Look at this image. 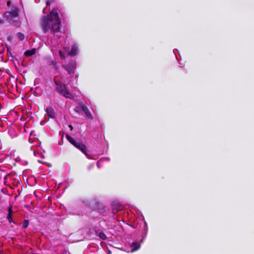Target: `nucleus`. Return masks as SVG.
Instances as JSON below:
<instances>
[{
    "instance_id": "f257e3e1",
    "label": "nucleus",
    "mask_w": 254,
    "mask_h": 254,
    "mask_svg": "<svg viewBox=\"0 0 254 254\" xmlns=\"http://www.w3.org/2000/svg\"><path fill=\"white\" fill-rule=\"evenodd\" d=\"M61 21L59 17H42L41 26L45 33L51 30L54 33L59 32L60 30Z\"/></svg>"
},
{
    "instance_id": "f03ea898",
    "label": "nucleus",
    "mask_w": 254,
    "mask_h": 254,
    "mask_svg": "<svg viewBox=\"0 0 254 254\" xmlns=\"http://www.w3.org/2000/svg\"><path fill=\"white\" fill-rule=\"evenodd\" d=\"M6 6L7 11L5 13L4 16H19L24 13L22 7H19L10 0L7 1Z\"/></svg>"
},
{
    "instance_id": "7ed1b4c3",
    "label": "nucleus",
    "mask_w": 254,
    "mask_h": 254,
    "mask_svg": "<svg viewBox=\"0 0 254 254\" xmlns=\"http://www.w3.org/2000/svg\"><path fill=\"white\" fill-rule=\"evenodd\" d=\"M66 139L76 148L79 150L83 154L88 157H89L90 154L88 151L87 148L85 144L79 141L74 139L69 134H66L65 135Z\"/></svg>"
},
{
    "instance_id": "20e7f679",
    "label": "nucleus",
    "mask_w": 254,
    "mask_h": 254,
    "mask_svg": "<svg viewBox=\"0 0 254 254\" xmlns=\"http://www.w3.org/2000/svg\"><path fill=\"white\" fill-rule=\"evenodd\" d=\"M54 82L56 85V91L61 95L65 98L70 99L72 97L71 94L66 89V86L64 84L59 82L54 79Z\"/></svg>"
},
{
    "instance_id": "39448f33",
    "label": "nucleus",
    "mask_w": 254,
    "mask_h": 254,
    "mask_svg": "<svg viewBox=\"0 0 254 254\" xmlns=\"http://www.w3.org/2000/svg\"><path fill=\"white\" fill-rule=\"evenodd\" d=\"M6 21L16 27H19L21 23L19 17H6Z\"/></svg>"
},
{
    "instance_id": "423d86ee",
    "label": "nucleus",
    "mask_w": 254,
    "mask_h": 254,
    "mask_svg": "<svg viewBox=\"0 0 254 254\" xmlns=\"http://www.w3.org/2000/svg\"><path fill=\"white\" fill-rule=\"evenodd\" d=\"M63 67L70 74L74 73L75 66L73 63H70L67 64L63 65Z\"/></svg>"
},
{
    "instance_id": "0eeeda50",
    "label": "nucleus",
    "mask_w": 254,
    "mask_h": 254,
    "mask_svg": "<svg viewBox=\"0 0 254 254\" xmlns=\"http://www.w3.org/2000/svg\"><path fill=\"white\" fill-rule=\"evenodd\" d=\"M80 107L81 108L82 110L85 113L86 115L88 118L92 119V116L89 111L88 108L85 106L84 103H80Z\"/></svg>"
},
{
    "instance_id": "6e6552de",
    "label": "nucleus",
    "mask_w": 254,
    "mask_h": 254,
    "mask_svg": "<svg viewBox=\"0 0 254 254\" xmlns=\"http://www.w3.org/2000/svg\"><path fill=\"white\" fill-rule=\"evenodd\" d=\"M46 111L49 117L54 119L56 118V113L52 107L47 108Z\"/></svg>"
},
{
    "instance_id": "1a4fd4ad",
    "label": "nucleus",
    "mask_w": 254,
    "mask_h": 254,
    "mask_svg": "<svg viewBox=\"0 0 254 254\" xmlns=\"http://www.w3.org/2000/svg\"><path fill=\"white\" fill-rule=\"evenodd\" d=\"M8 214L7 215V220H8V222L10 223H14L12 220V213H13V211H12V206H10L8 208Z\"/></svg>"
},
{
    "instance_id": "9d476101",
    "label": "nucleus",
    "mask_w": 254,
    "mask_h": 254,
    "mask_svg": "<svg viewBox=\"0 0 254 254\" xmlns=\"http://www.w3.org/2000/svg\"><path fill=\"white\" fill-rule=\"evenodd\" d=\"M131 252H134L135 251H136L140 248V245L138 242H133L131 245Z\"/></svg>"
},
{
    "instance_id": "9b49d317",
    "label": "nucleus",
    "mask_w": 254,
    "mask_h": 254,
    "mask_svg": "<svg viewBox=\"0 0 254 254\" xmlns=\"http://www.w3.org/2000/svg\"><path fill=\"white\" fill-rule=\"evenodd\" d=\"M36 53V49H32L31 50H27L24 52V55L26 57H30L34 55H35Z\"/></svg>"
},
{
    "instance_id": "f8f14e48",
    "label": "nucleus",
    "mask_w": 254,
    "mask_h": 254,
    "mask_svg": "<svg viewBox=\"0 0 254 254\" xmlns=\"http://www.w3.org/2000/svg\"><path fill=\"white\" fill-rule=\"evenodd\" d=\"M77 48L75 46H72L71 49L68 53L69 56L71 57L75 56L77 54Z\"/></svg>"
},
{
    "instance_id": "ddd939ff",
    "label": "nucleus",
    "mask_w": 254,
    "mask_h": 254,
    "mask_svg": "<svg viewBox=\"0 0 254 254\" xmlns=\"http://www.w3.org/2000/svg\"><path fill=\"white\" fill-rule=\"evenodd\" d=\"M60 13V11L57 9V8H53L51 11H50V13L49 15L47 16H59V14Z\"/></svg>"
},
{
    "instance_id": "4468645a",
    "label": "nucleus",
    "mask_w": 254,
    "mask_h": 254,
    "mask_svg": "<svg viewBox=\"0 0 254 254\" xmlns=\"http://www.w3.org/2000/svg\"><path fill=\"white\" fill-rule=\"evenodd\" d=\"M6 50H7V55L8 57H11L12 58H14V59L15 60V61L16 62L18 61V60L16 58H15L14 56H13L11 53V52H10V49L9 48L7 47L6 48Z\"/></svg>"
},
{
    "instance_id": "2eb2a0df",
    "label": "nucleus",
    "mask_w": 254,
    "mask_h": 254,
    "mask_svg": "<svg viewBox=\"0 0 254 254\" xmlns=\"http://www.w3.org/2000/svg\"><path fill=\"white\" fill-rule=\"evenodd\" d=\"M16 35L17 36L18 39L20 41H23L25 38V36H24V34H23L21 32H18L17 33Z\"/></svg>"
},
{
    "instance_id": "dca6fc26",
    "label": "nucleus",
    "mask_w": 254,
    "mask_h": 254,
    "mask_svg": "<svg viewBox=\"0 0 254 254\" xmlns=\"http://www.w3.org/2000/svg\"><path fill=\"white\" fill-rule=\"evenodd\" d=\"M99 237L103 240L107 239L106 235L103 232H100L99 234Z\"/></svg>"
},
{
    "instance_id": "f3484780",
    "label": "nucleus",
    "mask_w": 254,
    "mask_h": 254,
    "mask_svg": "<svg viewBox=\"0 0 254 254\" xmlns=\"http://www.w3.org/2000/svg\"><path fill=\"white\" fill-rule=\"evenodd\" d=\"M29 225V221L27 220H25L23 222L22 227L24 228H26Z\"/></svg>"
},
{
    "instance_id": "a211bd4d",
    "label": "nucleus",
    "mask_w": 254,
    "mask_h": 254,
    "mask_svg": "<svg viewBox=\"0 0 254 254\" xmlns=\"http://www.w3.org/2000/svg\"><path fill=\"white\" fill-rule=\"evenodd\" d=\"M46 0V4L47 5H50L51 3L53 2L55 0Z\"/></svg>"
},
{
    "instance_id": "6ab92c4d",
    "label": "nucleus",
    "mask_w": 254,
    "mask_h": 254,
    "mask_svg": "<svg viewBox=\"0 0 254 254\" xmlns=\"http://www.w3.org/2000/svg\"><path fill=\"white\" fill-rule=\"evenodd\" d=\"M12 39L13 36L12 35H10L7 37V40L9 42H11L12 40Z\"/></svg>"
},
{
    "instance_id": "aec40b11",
    "label": "nucleus",
    "mask_w": 254,
    "mask_h": 254,
    "mask_svg": "<svg viewBox=\"0 0 254 254\" xmlns=\"http://www.w3.org/2000/svg\"><path fill=\"white\" fill-rule=\"evenodd\" d=\"M5 17H3V18H0V24H2L4 23L5 19H4Z\"/></svg>"
},
{
    "instance_id": "412c9836",
    "label": "nucleus",
    "mask_w": 254,
    "mask_h": 254,
    "mask_svg": "<svg viewBox=\"0 0 254 254\" xmlns=\"http://www.w3.org/2000/svg\"><path fill=\"white\" fill-rule=\"evenodd\" d=\"M59 54H60V56L61 57H62V58H63V57H64L63 54V53H62V52L61 51H59Z\"/></svg>"
},
{
    "instance_id": "4be33fe9",
    "label": "nucleus",
    "mask_w": 254,
    "mask_h": 254,
    "mask_svg": "<svg viewBox=\"0 0 254 254\" xmlns=\"http://www.w3.org/2000/svg\"><path fill=\"white\" fill-rule=\"evenodd\" d=\"M69 127L70 128V130L73 129V127L71 125H69Z\"/></svg>"
},
{
    "instance_id": "5701e85b",
    "label": "nucleus",
    "mask_w": 254,
    "mask_h": 254,
    "mask_svg": "<svg viewBox=\"0 0 254 254\" xmlns=\"http://www.w3.org/2000/svg\"><path fill=\"white\" fill-rule=\"evenodd\" d=\"M45 10H46V8H44V9H43V12H44V13H45Z\"/></svg>"
},
{
    "instance_id": "b1692460",
    "label": "nucleus",
    "mask_w": 254,
    "mask_h": 254,
    "mask_svg": "<svg viewBox=\"0 0 254 254\" xmlns=\"http://www.w3.org/2000/svg\"><path fill=\"white\" fill-rule=\"evenodd\" d=\"M12 59L11 60H12V61H15V60L14 59V58H12Z\"/></svg>"
}]
</instances>
